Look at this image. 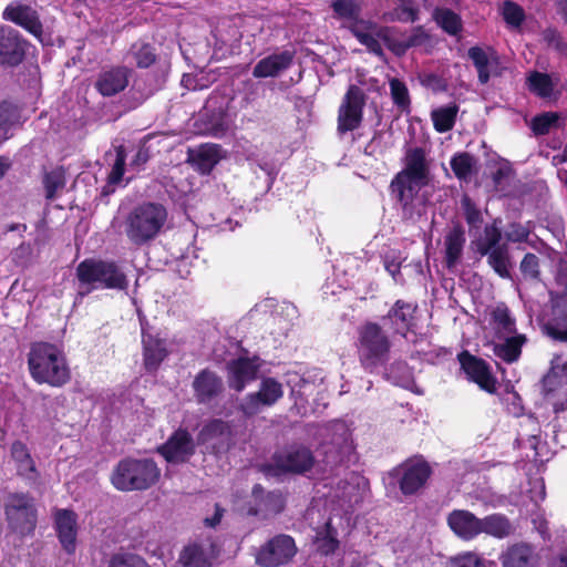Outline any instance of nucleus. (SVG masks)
I'll list each match as a JSON object with an SVG mask.
<instances>
[{"instance_id":"f257e3e1","label":"nucleus","mask_w":567,"mask_h":567,"mask_svg":"<svg viewBox=\"0 0 567 567\" xmlns=\"http://www.w3.org/2000/svg\"><path fill=\"white\" fill-rule=\"evenodd\" d=\"M28 367L32 379L39 384L45 383L59 388L68 383L71 378L63 350L53 343L31 344Z\"/></svg>"},{"instance_id":"f03ea898","label":"nucleus","mask_w":567,"mask_h":567,"mask_svg":"<svg viewBox=\"0 0 567 567\" xmlns=\"http://www.w3.org/2000/svg\"><path fill=\"white\" fill-rule=\"evenodd\" d=\"M167 209L158 203H143L134 207L124 219V233L135 246L154 240L167 221Z\"/></svg>"},{"instance_id":"7ed1b4c3","label":"nucleus","mask_w":567,"mask_h":567,"mask_svg":"<svg viewBox=\"0 0 567 567\" xmlns=\"http://www.w3.org/2000/svg\"><path fill=\"white\" fill-rule=\"evenodd\" d=\"M76 277L81 298L94 289L125 290L128 286L126 275L112 261L85 259L78 265Z\"/></svg>"},{"instance_id":"20e7f679","label":"nucleus","mask_w":567,"mask_h":567,"mask_svg":"<svg viewBox=\"0 0 567 567\" xmlns=\"http://www.w3.org/2000/svg\"><path fill=\"white\" fill-rule=\"evenodd\" d=\"M161 477V470L151 458L127 457L117 463L111 482L118 491H145L155 485Z\"/></svg>"},{"instance_id":"39448f33","label":"nucleus","mask_w":567,"mask_h":567,"mask_svg":"<svg viewBox=\"0 0 567 567\" xmlns=\"http://www.w3.org/2000/svg\"><path fill=\"white\" fill-rule=\"evenodd\" d=\"M391 341L377 322H365L358 329L357 351L362 368L372 373L389 360Z\"/></svg>"},{"instance_id":"423d86ee","label":"nucleus","mask_w":567,"mask_h":567,"mask_svg":"<svg viewBox=\"0 0 567 567\" xmlns=\"http://www.w3.org/2000/svg\"><path fill=\"white\" fill-rule=\"evenodd\" d=\"M429 184L426 181L396 174L391 182V190L402 209L404 219L415 220L425 209L426 197L421 189Z\"/></svg>"},{"instance_id":"0eeeda50","label":"nucleus","mask_w":567,"mask_h":567,"mask_svg":"<svg viewBox=\"0 0 567 567\" xmlns=\"http://www.w3.org/2000/svg\"><path fill=\"white\" fill-rule=\"evenodd\" d=\"M353 35L378 56L383 55L381 41L396 55H403L409 50L405 38L396 40L391 28L375 22H357L353 27Z\"/></svg>"},{"instance_id":"6e6552de","label":"nucleus","mask_w":567,"mask_h":567,"mask_svg":"<svg viewBox=\"0 0 567 567\" xmlns=\"http://www.w3.org/2000/svg\"><path fill=\"white\" fill-rule=\"evenodd\" d=\"M298 553L297 544L288 534H277L258 547L255 561L261 567H284L289 565Z\"/></svg>"},{"instance_id":"1a4fd4ad","label":"nucleus","mask_w":567,"mask_h":567,"mask_svg":"<svg viewBox=\"0 0 567 567\" xmlns=\"http://www.w3.org/2000/svg\"><path fill=\"white\" fill-rule=\"evenodd\" d=\"M6 516L10 528L20 535L32 533L37 525L34 499L28 494L12 493L7 497Z\"/></svg>"},{"instance_id":"9d476101","label":"nucleus","mask_w":567,"mask_h":567,"mask_svg":"<svg viewBox=\"0 0 567 567\" xmlns=\"http://www.w3.org/2000/svg\"><path fill=\"white\" fill-rule=\"evenodd\" d=\"M324 441L321 452L327 465L342 463L352 453L351 431L344 422L336 421L324 429Z\"/></svg>"},{"instance_id":"9b49d317","label":"nucleus","mask_w":567,"mask_h":567,"mask_svg":"<svg viewBox=\"0 0 567 567\" xmlns=\"http://www.w3.org/2000/svg\"><path fill=\"white\" fill-rule=\"evenodd\" d=\"M543 392L547 404L555 412L564 411L567 403V360L556 355L549 372L543 379Z\"/></svg>"},{"instance_id":"f8f14e48","label":"nucleus","mask_w":567,"mask_h":567,"mask_svg":"<svg viewBox=\"0 0 567 567\" xmlns=\"http://www.w3.org/2000/svg\"><path fill=\"white\" fill-rule=\"evenodd\" d=\"M365 94L357 85H350L338 111V132L344 134L357 130L362 122Z\"/></svg>"},{"instance_id":"ddd939ff","label":"nucleus","mask_w":567,"mask_h":567,"mask_svg":"<svg viewBox=\"0 0 567 567\" xmlns=\"http://www.w3.org/2000/svg\"><path fill=\"white\" fill-rule=\"evenodd\" d=\"M282 395V384L274 378H265L257 392L249 393L243 399L240 410L245 415L252 416L262 408L274 405Z\"/></svg>"},{"instance_id":"4468645a","label":"nucleus","mask_w":567,"mask_h":567,"mask_svg":"<svg viewBox=\"0 0 567 567\" xmlns=\"http://www.w3.org/2000/svg\"><path fill=\"white\" fill-rule=\"evenodd\" d=\"M274 464L281 472L303 474L312 468L315 456L303 445H291L274 456Z\"/></svg>"},{"instance_id":"2eb2a0df","label":"nucleus","mask_w":567,"mask_h":567,"mask_svg":"<svg viewBox=\"0 0 567 567\" xmlns=\"http://www.w3.org/2000/svg\"><path fill=\"white\" fill-rule=\"evenodd\" d=\"M458 361L468 380L475 382L487 393L496 392V378L491 372L489 365L483 359L472 355L467 351H463L458 354Z\"/></svg>"},{"instance_id":"dca6fc26","label":"nucleus","mask_w":567,"mask_h":567,"mask_svg":"<svg viewBox=\"0 0 567 567\" xmlns=\"http://www.w3.org/2000/svg\"><path fill=\"white\" fill-rule=\"evenodd\" d=\"M27 41L11 27L0 28V64L16 66L25 55Z\"/></svg>"},{"instance_id":"f3484780","label":"nucleus","mask_w":567,"mask_h":567,"mask_svg":"<svg viewBox=\"0 0 567 567\" xmlns=\"http://www.w3.org/2000/svg\"><path fill=\"white\" fill-rule=\"evenodd\" d=\"M218 553L214 540L205 537L186 546L178 560L184 567H209Z\"/></svg>"},{"instance_id":"a211bd4d","label":"nucleus","mask_w":567,"mask_h":567,"mask_svg":"<svg viewBox=\"0 0 567 567\" xmlns=\"http://www.w3.org/2000/svg\"><path fill=\"white\" fill-rule=\"evenodd\" d=\"M132 70L124 65L103 69L95 81V89L103 96H113L128 85Z\"/></svg>"},{"instance_id":"6ab92c4d","label":"nucleus","mask_w":567,"mask_h":567,"mask_svg":"<svg viewBox=\"0 0 567 567\" xmlns=\"http://www.w3.org/2000/svg\"><path fill=\"white\" fill-rule=\"evenodd\" d=\"M2 18L22 27L37 38H40L43 33V27L38 12L30 6L19 1L8 4L3 10Z\"/></svg>"},{"instance_id":"aec40b11","label":"nucleus","mask_w":567,"mask_h":567,"mask_svg":"<svg viewBox=\"0 0 567 567\" xmlns=\"http://www.w3.org/2000/svg\"><path fill=\"white\" fill-rule=\"evenodd\" d=\"M539 559L536 548L525 542L507 546L499 555L502 567H538Z\"/></svg>"},{"instance_id":"412c9836","label":"nucleus","mask_w":567,"mask_h":567,"mask_svg":"<svg viewBox=\"0 0 567 567\" xmlns=\"http://www.w3.org/2000/svg\"><path fill=\"white\" fill-rule=\"evenodd\" d=\"M199 444L209 445L216 452L227 451L231 445V429L223 420H212L205 424L197 435Z\"/></svg>"},{"instance_id":"4be33fe9","label":"nucleus","mask_w":567,"mask_h":567,"mask_svg":"<svg viewBox=\"0 0 567 567\" xmlns=\"http://www.w3.org/2000/svg\"><path fill=\"white\" fill-rule=\"evenodd\" d=\"M158 451L167 462L182 463L193 455L195 446L187 431L177 430Z\"/></svg>"},{"instance_id":"5701e85b","label":"nucleus","mask_w":567,"mask_h":567,"mask_svg":"<svg viewBox=\"0 0 567 567\" xmlns=\"http://www.w3.org/2000/svg\"><path fill=\"white\" fill-rule=\"evenodd\" d=\"M259 363L256 358H238L227 364L228 384L231 389L240 392L246 384L257 378Z\"/></svg>"},{"instance_id":"b1692460","label":"nucleus","mask_w":567,"mask_h":567,"mask_svg":"<svg viewBox=\"0 0 567 567\" xmlns=\"http://www.w3.org/2000/svg\"><path fill=\"white\" fill-rule=\"evenodd\" d=\"M416 306L404 300H396L388 315L382 318L384 327L392 329L393 333L406 336L414 319Z\"/></svg>"},{"instance_id":"393cba45","label":"nucleus","mask_w":567,"mask_h":567,"mask_svg":"<svg viewBox=\"0 0 567 567\" xmlns=\"http://www.w3.org/2000/svg\"><path fill=\"white\" fill-rule=\"evenodd\" d=\"M447 526L462 540H472L480 535V517L467 509H454L446 517Z\"/></svg>"},{"instance_id":"a878e982","label":"nucleus","mask_w":567,"mask_h":567,"mask_svg":"<svg viewBox=\"0 0 567 567\" xmlns=\"http://www.w3.org/2000/svg\"><path fill=\"white\" fill-rule=\"evenodd\" d=\"M55 528L63 549L73 554L78 535V516L70 509H59L54 515Z\"/></svg>"},{"instance_id":"bb28decb","label":"nucleus","mask_w":567,"mask_h":567,"mask_svg":"<svg viewBox=\"0 0 567 567\" xmlns=\"http://www.w3.org/2000/svg\"><path fill=\"white\" fill-rule=\"evenodd\" d=\"M292 61L293 53L290 51L270 54L257 62L254 66L252 75L258 79L276 78L288 70Z\"/></svg>"},{"instance_id":"cd10ccee","label":"nucleus","mask_w":567,"mask_h":567,"mask_svg":"<svg viewBox=\"0 0 567 567\" xmlns=\"http://www.w3.org/2000/svg\"><path fill=\"white\" fill-rule=\"evenodd\" d=\"M430 467L424 462H410L402 468L400 488L403 494L410 495L417 492L430 476Z\"/></svg>"},{"instance_id":"c85d7f7f","label":"nucleus","mask_w":567,"mask_h":567,"mask_svg":"<svg viewBox=\"0 0 567 567\" xmlns=\"http://www.w3.org/2000/svg\"><path fill=\"white\" fill-rule=\"evenodd\" d=\"M142 343L144 368L148 372H155L168 355L166 341L151 333L143 332Z\"/></svg>"},{"instance_id":"c756f323","label":"nucleus","mask_w":567,"mask_h":567,"mask_svg":"<svg viewBox=\"0 0 567 567\" xmlns=\"http://www.w3.org/2000/svg\"><path fill=\"white\" fill-rule=\"evenodd\" d=\"M223 157V148L217 144H203L188 152V161L202 174H209Z\"/></svg>"},{"instance_id":"7c9ffc66","label":"nucleus","mask_w":567,"mask_h":567,"mask_svg":"<svg viewBox=\"0 0 567 567\" xmlns=\"http://www.w3.org/2000/svg\"><path fill=\"white\" fill-rule=\"evenodd\" d=\"M10 455L17 474L30 483H35L39 478V472L27 445L20 441L13 442Z\"/></svg>"},{"instance_id":"2f4dec72","label":"nucleus","mask_w":567,"mask_h":567,"mask_svg":"<svg viewBox=\"0 0 567 567\" xmlns=\"http://www.w3.org/2000/svg\"><path fill=\"white\" fill-rule=\"evenodd\" d=\"M194 390L197 400L205 403L220 393L223 381L216 373L204 370L195 378Z\"/></svg>"},{"instance_id":"473e14b6","label":"nucleus","mask_w":567,"mask_h":567,"mask_svg":"<svg viewBox=\"0 0 567 567\" xmlns=\"http://www.w3.org/2000/svg\"><path fill=\"white\" fill-rule=\"evenodd\" d=\"M465 241V231L458 225L451 228L445 235L444 251L447 268H453L458 264L463 254Z\"/></svg>"},{"instance_id":"72a5a7b5","label":"nucleus","mask_w":567,"mask_h":567,"mask_svg":"<svg viewBox=\"0 0 567 567\" xmlns=\"http://www.w3.org/2000/svg\"><path fill=\"white\" fill-rule=\"evenodd\" d=\"M399 174L430 182V166L425 152L420 148H411L405 155V166Z\"/></svg>"},{"instance_id":"f704fd0d","label":"nucleus","mask_w":567,"mask_h":567,"mask_svg":"<svg viewBox=\"0 0 567 567\" xmlns=\"http://www.w3.org/2000/svg\"><path fill=\"white\" fill-rule=\"evenodd\" d=\"M514 533L509 519L503 514H492L480 518V535L486 534L494 538L503 539Z\"/></svg>"},{"instance_id":"c9c22d12","label":"nucleus","mask_w":567,"mask_h":567,"mask_svg":"<svg viewBox=\"0 0 567 567\" xmlns=\"http://www.w3.org/2000/svg\"><path fill=\"white\" fill-rule=\"evenodd\" d=\"M252 495L258 501L257 507L254 509V514L260 513L278 514L284 508V498L279 492L265 493L260 485H256L252 489Z\"/></svg>"},{"instance_id":"e433bc0d","label":"nucleus","mask_w":567,"mask_h":567,"mask_svg":"<svg viewBox=\"0 0 567 567\" xmlns=\"http://www.w3.org/2000/svg\"><path fill=\"white\" fill-rule=\"evenodd\" d=\"M526 342L524 334L507 337L503 342L493 344V353L506 363L517 361L522 354V347Z\"/></svg>"},{"instance_id":"4c0bfd02","label":"nucleus","mask_w":567,"mask_h":567,"mask_svg":"<svg viewBox=\"0 0 567 567\" xmlns=\"http://www.w3.org/2000/svg\"><path fill=\"white\" fill-rule=\"evenodd\" d=\"M42 186L44 190V197L48 202H53L59 198L66 186L64 169L56 167L44 172L42 176Z\"/></svg>"},{"instance_id":"58836bf2","label":"nucleus","mask_w":567,"mask_h":567,"mask_svg":"<svg viewBox=\"0 0 567 567\" xmlns=\"http://www.w3.org/2000/svg\"><path fill=\"white\" fill-rule=\"evenodd\" d=\"M331 7L339 19L346 20L349 23L352 34L357 22H371L370 20L359 19L361 6L357 0H334Z\"/></svg>"},{"instance_id":"ea45409f","label":"nucleus","mask_w":567,"mask_h":567,"mask_svg":"<svg viewBox=\"0 0 567 567\" xmlns=\"http://www.w3.org/2000/svg\"><path fill=\"white\" fill-rule=\"evenodd\" d=\"M19 122V107L9 101H0V143L8 138L9 131Z\"/></svg>"},{"instance_id":"a19ab883","label":"nucleus","mask_w":567,"mask_h":567,"mask_svg":"<svg viewBox=\"0 0 567 567\" xmlns=\"http://www.w3.org/2000/svg\"><path fill=\"white\" fill-rule=\"evenodd\" d=\"M435 22L449 34L456 35L462 31L461 17L447 8H436L433 11Z\"/></svg>"},{"instance_id":"79ce46f5","label":"nucleus","mask_w":567,"mask_h":567,"mask_svg":"<svg viewBox=\"0 0 567 567\" xmlns=\"http://www.w3.org/2000/svg\"><path fill=\"white\" fill-rule=\"evenodd\" d=\"M127 58H132L135 65L141 69L148 68L156 61L154 48L143 41H136L131 45Z\"/></svg>"},{"instance_id":"37998d69","label":"nucleus","mask_w":567,"mask_h":567,"mask_svg":"<svg viewBox=\"0 0 567 567\" xmlns=\"http://www.w3.org/2000/svg\"><path fill=\"white\" fill-rule=\"evenodd\" d=\"M492 51L493 49L489 47L486 49L472 47L467 51L468 58L477 70L478 81L481 84H486L488 82L487 69Z\"/></svg>"},{"instance_id":"c03bdc74","label":"nucleus","mask_w":567,"mask_h":567,"mask_svg":"<svg viewBox=\"0 0 567 567\" xmlns=\"http://www.w3.org/2000/svg\"><path fill=\"white\" fill-rule=\"evenodd\" d=\"M457 111L458 107L455 104H450L433 110L431 117L434 124V128L440 133L452 130L455 123Z\"/></svg>"},{"instance_id":"a18cd8bd","label":"nucleus","mask_w":567,"mask_h":567,"mask_svg":"<svg viewBox=\"0 0 567 567\" xmlns=\"http://www.w3.org/2000/svg\"><path fill=\"white\" fill-rule=\"evenodd\" d=\"M488 265L503 278L509 277V256L507 246L499 247L486 252Z\"/></svg>"},{"instance_id":"49530a36","label":"nucleus","mask_w":567,"mask_h":567,"mask_svg":"<svg viewBox=\"0 0 567 567\" xmlns=\"http://www.w3.org/2000/svg\"><path fill=\"white\" fill-rule=\"evenodd\" d=\"M502 233L496 225H487L484 229V237L477 245V251L485 256L493 249L504 247L506 244H501Z\"/></svg>"},{"instance_id":"de8ad7c7","label":"nucleus","mask_w":567,"mask_h":567,"mask_svg":"<svg viewBox=\"0 0 567 567\" xmlns=\"http://www.w3.org/2000/svg\"><path fill=\"white\" fill-rule=\"evenodd\" d=\"M475 159L468 153H461L451 159V167L458 179L466 181L473 173Z\"/></svg>"},{"instance_id":"09e8293b","label":"nucleus","mask_w":567,"mask_h":567,"mask_svg":"<svg viewBox=\"0 0 567 567\" xmlns=\"http://www.w3.org/2000/svg\"><path fill=\"white\" fill-rule=\"evenodd\" d=\"M560 116L555 112H546L533 118L532 128L537 135L548 134L553 128L559 126Z\"/></svg>"},{"instance_id":"8fccbe9b","label":"nucleus","mask_w":567,"mask_h":567,"mask_svg":"<svg viewBox=\"0 0 567 567\" xmlns=\"http://www.w3.org/2000/svg\"><path fill=\"white\" fill-rule=\"evenodd\" d=\"M492 319L499 332L511 334L516 331L515 320L512 318L506 306H497L492 312Z\"/></svg>"},{"instance_id":"3c124183","label":"nucleus","mask_w":567,"mask_h":567,"mask_svg":"<svg viewBox=\"0 0 567 567\" xmlns=\"http://www.w3.org/2000/svg\"><path fill=\"white\" fill-rule=\"evenodd\" d=\"M316 544L318 551L323 555H330L338 548L339 542L336 537V532L331 528L329 523H327L326 529L317 534Z\"/></svg>"},{"instance_id":"603ef678","label":"nucleus","mask_w":567,"mask_h":567,"mask_svg":"<svg viewBox=\"0 0 567 567\" xmlns=\"http://www.w3.org/2000/svg\"><path fill=\"white\" fill-rule=\"evenodd\" d=\"M125 151L123 146H118L116 148V158L112 166L111 173L107 177V186L104 188L103 193L109 194L110 192H113L114 189H109L110 187L117 185L123 177L124 174V166H125Z\"/></svg>"},{"instance_id":"864d4df0","label":"nucleus","mask_w":567,"mask_h":567,"mask_svg":"<svg viewBox=\"0 0 567 567\" xmlns=\"http://www.w3.org/2000/svg\"><path fill=\"white\" fill-rule=\"evenodd\" d=\"M529 87L542 97L550 96L554 90L550 76L539 72H534L529 76Z\"/></svg>"},{"instance_id":"5fc2aeb1","label":"nucleus","mask_w":567,"mask_h":567,"mask_svg":"<svg viewBox=\"0 0 567 567\" xmlns=\"http://www.w3.org/2000/svg\"><path fill=\"white\" fill-rule=\"evenodd\" d=\"M389 84L394 104L402 111L408 110L410 106V95L406 85L395 78L391 79Z\"/></svg>"},{"instance_id":"6e6d98bb","label":"nucleus","mask_w":567,"mask_h":567,"mask_svg":"<svg viewBox=\"0 0 567 567\" xmlns=\"http://www.w3.org/2000/svg\"><path fill=\"white\" fill-rule=\"evenodd\" d=\"M502 14L505 22L513 28L520 27L525 19L524 10L512 1H505L503 3Z\"/></svg>"},{"instance_id":"4d7b16f0","label":"nucleus","mask_w":567,"mask_h":567,"mask_svg":"<svg viewBox=\"0 0 567 567\" xmlns=\"http://www.w3.org/2000/svg\"><path fill=\"white\" fill-rule=\"evenodd\" d=\"M109 567H147L145 560L131 553H118L111 557Z\"/></svg>"},{"instance_id":"13d9d810","label":"nucleus","mask_w":567,"mask_h":567,"mask_svg":"<svg viewBox=\"0 0 567 567\" xmlns=\"http://www.w3.org/2000/svg\"><path fill=\"white\" fill-rule=\"evenodd\" d=\"M519 269L527 279L539 280L540 278L539 258L535 254H526L520 261Z\"/></svg>"},{"instance_id":"bf43d9fd","label":"nucleus","mask_w":567,"mask_h":567,"mask_svg":"<svg viewBox=\"0 0 567 567\" xmlns=\"http://www.w3.org/2000/svg\"><path fill=\"white\" fill-rule=\"evenodd\" d=\"M401 2V7L395 9L393 12L386 14L388 19L391 21L399 20L404 22H413L416 20L417 12L410 6V0H399Z\"/></svg>"},{"instance_id":"052dcab7","label":"nucleus","mask_w":567,"mask_h":567,"mask_svg":"<svg viewBox=\"0 0 567 567\" xmlns=\"http://www.w3.org/2000/svg\"><path fill=\"white\" fill-rule=\"evenodd\" d=\"M462 207L464 209L465 219L470 226L476 227L482 223L481 212L476 208L470 197H463Z\"/></svg>"},{"instance_id":"680f3d73","label":"nucleus","mask_w":567,"mask_h":567,"mask_svg":"<svg viewBox=\"0 0 567 567\" xmlns=\"http://www.w3.org/2000/svg\"><path fill=\"white\" fill-rule=\"evenodd\" d=\"M454 567H486L484 559L476 553L467 551L453 559Z\"/></svg>"},{"instance_id":"e2e57ef3","label":"nucleus","mask_w":567,"mask_h":567,"mask_svg":"<svg viewBox=\"0 0 567 567\" xmlns=\"http://www.w3.org/2000/svg\"><path fill=\"white\" fill-rule=\"evenodd\" d=\"M545 330L553 340L567 342V322L565 323H547Z\"/></svg>"},{"instance_id":"0e129e2a","label":"nucleus","mask_w":567,"mask_h":567,"mask_svg":"<svg viewBox=\"0 0 567 567\" xmlns=\"http://www.w3.org/2000/svg\"><path fill=\"white\" fill-rule=\"evenodd\" d=\"M404 38L409 49L424 45L429 40V35L422 28H415L411 34Z\"/></svg>"},{"instance_id":"69168bd1","label":"nucleus","mask_w":567,"mask_h":567,"mask_svg":"<svg viewBox=\"0 0 567 567\" xmlns=\"http://www.w3.org/2000/svg\"><path fill=\"white\" fill-rule=\"evenodd\" d=\"M502 70H503V68L501 66L499 56L496 53V51L493 50L491 58H489V62H488V69H487L488 79L492 75H494V76L501 75Z\"/></svg>"},{"instance_id":"338daca9","label":"nucleus","mask_w":567,"mask_h":567,"mask_svg":"<svg viewBox=\"0 0 567 567\" xmlns=\"http://www.w3.org/2000/svg\"><path fill=\"white\" fill-rule=\"evenodd\" d=\"M527 231L524 228L519 227L517 230L508 233L507 238L508 240L512 241H523L527 238Z\"/></svg>"},{"instance_id":"774afa93","label":"nucleus","mask_w":567,"mask_h":567,"mask_svg":"<svg viewBox=\"0 0 567 567\" xmlns=\"http://www.w3.org/2000/svg\"><path fill=\"white\" fill-rule=\"evenodd\" d=\"M551 567H567V549L560 551L551 561Z\"/></svg>"}]
</instances>
